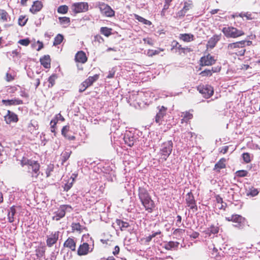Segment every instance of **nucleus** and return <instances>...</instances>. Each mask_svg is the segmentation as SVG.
<instances>
[{
    "instance_id": "1",
    "label": "nucleus",
    "mask_w": 260,
    "mask_h": 260,
    "mask_svg": "<svg viewBox=\"0 0 260 260\" xmlns=\"http://www.w3.org/2000/svg\"><path fill=\"white\" fill-rule=\"evenodd\" d=\"M22 167L27 166L28 167V172L31 175L32 182H37V179L40 174V165L37 160H34L23 157L20 161Z\"/></svg>"
},
{
    "instance_id": "2",
    "label": "nucleus",
    "mask_w": 260,
    "mask_h": 260,
    "mask_svg": "<svg viewBox=\"0 0 260 260\" xmlns=\"http://www.w3.org/2000/svg\"><path fill=\"white\" fill-rule=\"evenodd\" d=\"M138 192L139 199L145 210L148 213H152L155 208V204L148 191L145 188L139 187Z\"/></svg>"
},
{
    "instance_id": "3",
    "label": "nucleus",
    "mask_w": 260,
    "mask_h": 260,
    "mask_svg": "<svg viewBox=\"0 0 260 260\" xmlns=\"http://www.w3.org/2000/svg\"><path fill=\"white\" fill-rule=\"evenodd\" d=\"M244 41H238L229 43L226 47L227 52L233 56H244L246 51Z\"/></svg>"
},
{
    "instance_id": "4",
    "label": "nucleus",
    "mask_w": 260,
    "mask_h": 260,
    "mask_svg": "<svg viewBox=\"0 0 260 260\" xmlns=\"http://www.w3.org/2000/svg\"><path fill=\"white\" fill-rule=\"evenodd\" d=\"M222 32L227 38H237L245 35L244 31L234 26L224 27L222 29Z\"/></svg>"
},
{
    "instance_id": "5",
    "label": "nucleus",
    "mask_w": 260,
    "mask_h": 260,
    "mask_svg": "<svg viewBox=\"0 0 260 260\" xmlns=\"http://www.w3.org/2000/svg\"><path fill=\"white\" fill-rule=\"evenodd\" d=\"M173 148V142L172 141H167L163 143L161 146L159 154L160 159L166 160L168 156L171 153Z\"/></svg>"
},
{
    "instance_id": "6",
    "label": "nucleus",
    "mask_w": 260,
    "mask_h": 260,
    "mask_svg": "<svg viewBox=\"0 0 260 260\" xmlns=\"http://www.w3.org/2000/svg\"><path fill=\"white\" fill-rule=\"evenodd\" d=\"M71 10L74 14L87 12L89 5L87 2H78L73 3L71 6Z\"/></svg>"
},
{
    "instance_id": "7",
    "label": "nucleus",
    "mask_w": 260,
    "mask_h": 260,
    "mask_svg": "<svg viewBox=\"0 0 260 260\" xmlns=\"http://www.w3.org/2000/svg\"><path fill=\"white\" fill-rule=\"evenodd\" d=\"M197 89L206 99L210 98L214 93L213 87L209 85L200 84L197 87Z\"/></svg>"
},
{
    "instance_id": "8",
    "label": "nucleus",
    "mask_w": 260,
    "mask_h": 260,
    "mask_svg": "<svg viewBox=\"0 0 260 260\" xmlns=\"http://www.w3.org/2000/svg\"><path fill=\"white\" fill-rule=\"evenodd\" d=\"M98 7L101 13L106 17H111L115 15L114 11L110 6L103 2H99Z\"/></svg>"
},
{
    "instance_id": "9",
    "label": "nucleus",
    "mask_w": 260,
    "mask_h": 260,
    "mask_svg": "<svg viewBox=\"0 0 260 260\" xmlns=\"http://www.w3.org/2000/svg\"><path fill=\"white\" fill-rule=\"evenodd\" d=\"M216 59L214 56L211 55L210 53L205 54L201 57L200 59V66H211L214 64L216 62Z\"/></svg>"
},
{
    "instance_id": "10",
    "label": "nucleus",
    "mask_w": 260,
    "mask_h": 260,
    "mask_svg": "<svg viewBox=\"0 0 260 260\" xmlns=\"http://www.w3.org/2000/svg\"><path fill=\"white\" fill-rule=\"evenodd\" d=\"M171 50H175L176 52H178L179 54H186L187 52L191 51V49L188 47H183L177 41L174 40L171 43Z\"/></svg>"
},
{
    "instance_id": "11",
    "label": "nucleus",
    "mask_w": 260,
    "mask_h": 260,
    "mask_svg": "<svg viewBox=\"0 0 260 260\" xmlns=\"http://www.w3.org/2000/svg\"><path fill=\"white\" fill-rule=\"evenodd\" d=\"M68 208L72 209L71 206L68 205H61L58 210L54 213V215L52 217L53 220L58 221L64 217L66 213V210Z\"/></svg>"
},
{
    "instance_id": "12",
    "label": "nucleus",
    "mask_w": 260,
    "mask_h": 260,
    "mask_svg": "<svg viewBox=\"0 0 260 260\" xmlns=\"http://www.w3.org/2000/svg\"><path fill=\"white\" fill-rule=\"evenodd\" d=\"M225 220L228 221H232L233 222L237 223L238 225H235V226L240 227L245 222V219L242 216L238 214H233L229 217H226Z\"/></svg>"
},
{
    "instance_id": "13",
    "label": "nucleus",
    "mask_w": 260,
    "mask_h": 260,
    "mask_svg": "<svg viewBox=\"0 0 260 260\" xmlns=\"http://www.w3.org/2000/svg\"><path fill=\"white\" fill-rule=\"evenodd\" d=\"M59 232L56 231L51 233L47 236L46 244L48 247H51L57 243L59 238Z\"/></svg>"
},
{
    "instance_id": "14",
    "label": "nucleus",
    "mask_w": 260,
    "mask_h": 260,
    "mask_svg": "<svg viewBox=\"0 0 260 260\" xmlns=\"http://www.w3.org/2000/svg\"><path fill=\"white\" fill-rule=\"evenodd\" d=\"M186 202L187 206L191 209L193 211H197L198 210V207L196 204V201L194 200L193 195L191 192L187 193L186 198Z\"/></svg>"
},
{
    "instance_id": "15",
    "label": "nucleus",
    "mask_w": 260,
    "mask_h": 260,
    "mask_svg": "<svg viewBox=\"0 0 260 260\" xmlns=\"http://www.w3.org/2000/svg\"><path fill=\"white\" fill-rule=\"evenodd\" d=\"M221 38V34L214 35L209 39L207 44L206 47L207 49H213L217 44V42L219 41Z\"/></svg>"
},
{
    "instance_id": "16",
    "label": "nucleus",
    "mask_w": 260,
    "mask_h": 260,
    "mask_svg": "<svg viewBox=\"0 0 260 260\" xmlns=\"http://www.w3.org/2000/svg\"><path fill=\"white\" fill-rule=\"evenodd\" d=\"M74 59L76 62L84 64L87 61L88 57L86 53L83 51L81 50L76 53Z\"/></svg>"
},
{
    "instance_id": "17",
    "label": "nucleus",
    "mask_w": 260,
    "mask_h": 260,
    "mask_svg": "<svg viewBox=\"0 0 260 260\" xmlns=\"http://www.w3.org/2000/svg\"><path fill=\"white\" fill-rule=\"evenodd\" d=\"M35 252L37 258L39 260H41L42 258L45 255V246L42 243H40L38 246H36Z\"/></svg>"
},
{
    "instance_id": "18",
    "label": "nucleus",
    "mask_w": 260,
    "mask_h": 260,
    "mask_svg": "<svg viewBox=\"0 0 260 260\" xmlns=\"http://www.w3.org/2000/svg\"><path fill=\"white\" fill-rule=\"evenodd\" d=\"M43 7V4L41 1H34L29 9V12L33 14H35L40 12L42 9Z\"/></svg>"
},
{
    "instance_id": "19",
    "label": "nucleus",
    "mask_w": 260,
    "mask_h": 260,
    "mask_svg": "<svg viewBox=\"0 0 260 260\" xmlns=\"http://www.w3.org/2000/svg\"><path fill=\"white\" fill-rule=\"evenodd\" d=\"M123 140L125 144H127L129 147L133 146L136 142V139L134 134L130 132H127L125 134Z\"/></svg>"
},
{
    "instance_id": "20",
    "label": "nucleus",
    "mask_w": 260,
    "mask_h": 260,
    "mask_svg": "<svg viewBox=\"0 0 260 260\" xmlns=\"http://www.w3.org/2000/svg\"><path fill=\"white\" fill-rule=\"evenodd\" d=\"M167 111V108L164 106L159 108V111L155 116V122L159 124H160L164 117L166 115Z\"/></svg>"
},
{
    "instance_id": "21",
    "label": "nucleus",
    "mask_w": 260,
    "mask_h": 260,
    "mask_svg": "<svg viewBox=\"0 0 260 260\" xmlns=\"http://www.w3.org/2000/svg\"><path fill=\"white\" fill-rule=\"evenodd\" d=\"M63 246L75 251L76 248V242L73 238L69 237L64 242Z\"/></svg>"
},
{
    "instance_id": "22",
    "label": "nucleus",
    "mask_w": 260,
    "mask_h": 260,
    "mask_svg": "<svg viewBox=\"0 0 260 260\" xmlns=\"http://www.w3.org/2000/svg\"><path fill=\"white\" fill-rule=\"evenodd\" d=\"M89 246L87 243L81 244L77 250V254L79 256L85 255L89 253Z\"/></svg>"
},
{
    "instance_id": "23",
    "label": "nucleus",
    "mask_w": 260,
    "mask_h": 260,
    "mask_svg": "<svg viewBox=\"0 0 260 260\" xmlns=\"http://www.w3.org/2000/svg\"><path fill=\"white\" fill-rule=\"evenodd\" d=\"M193 112V110H190L189 111H186L183 112H182L181 117L182 119H181V123H188L190 120L192 119L193 118V114L192 113Z\"/></svg>"
},
{
    "instance_id": "24",
    "label": "nucleus",
    "mask_w": 260,
    "mask_h": 260,
    "mask_svg": "<svg viewBox=\"0 0 260 260\" xmlns=\"http://www.w3.org/2000/svg\"><path fill=\"white\" fill-rule=\"evenodd\" d=\"M5 118L7 123L16 122L18 121L17 115L10 110L8 111L7 114L5 116Z\"/></svg>"
},
{
    "instance_id": "25",
    "label": "nucleus",
    "mask_w": 260,
    "mask_h": 260,
    "mask_svg": "<svg viewBox=\"0 0 260 260\" xmlns=\"http://www.w3.org/2000/svg\"><path fill=\"white\" fill-rule=\"evenodd\" d=\"M2 103L6 106H16L22 105L23 104V101L19 99H14L11 100H3Z\"/></svg>"
},
{
    "instance_id": "26",
    "label": "nucleus",
    "mask_w": 260,
    "mask_h": 260,
    "mask_svg": "<svg viewBox=\"0 0 260 260\" xmlns=\"http://www.w3.org/2000/svg\"><path fill=\"white\" fill-rule=\"evenodd\" d=\"M226 168V159L225 158H220L214 165L213 170L216 172L219 173L221 169Z\"/></svg>"
},
{
    "instance_id": "27",
    "label": "nucleus",
    "mask_w": 260,
    "mask_h": 260,
    "mask_svg": "<svg viewBox=\"0 0 260 260\" xmlns=\"http://www.w3.org/2000/svg\"><path fill=\"white\" fill-rule=\"evenodd\" d=\"M219 228L218 226L212 224L209 228L206 229L203 233L209 237L212 235L217 234L219 232Z\"/></svg>"
},
{
    "instance_id": "28",
    "label": "nucleus",
    "mask_w": 260,
    "mask_h": 260,
    "mask_svg": "<svg viewBox=\"0 0 260 260\" xmlns=\"http://www.w3.org/2000/svg\"><path fill=\"white\" fill-rule=\"evenodd\" d=\"M41 65L45 68L49 69L51 66V58L49 55H45L40 59Z\"/></svg>"
},
{
    "instance_id": "29",
    "label": "nucleus",
    "mask_w": 260,
    "mask_h": 260,
    "mask_svg": "<svg viewBox=\"0 0 260 260\" xmlns=\"http://www.w3.org/2000/svg\"><path fill=\"white\" fill-rule=\"evenodd\" d=\"M16 213V207L15 206H12L8 210L7 217L8 221L10 223H12L15 220V215Z\"/></svg>"
},
{
    "instance_id": "30",
    "label": "nucleus",
    "mask_w": 260,
    "mask_h": 260,
    "mask_svg": "<svg viewBox=\"0 0 260 260\" xmlns=\"http://www.w3.org/2000/svg\"><path fill=\"white\" fill-rule=\"evenodd\" d=\"M179 39L184 42H190L194 40V36L191 34H180Z\"/></svg>"
},
{
    "instance_id": "31",
    "label": "nucleus",
    "mask_w": 260,
    "mask_h": 260,
    "mask_svg": "<svg viewBox=\"0 0 260 260\" xmlns=\"http://www.w3.org/2000/svg\"><path fill=\"white\" fill-rule=\"evenodd\" d=\"M99 78V75L98 74H95L93 76H89L87 79H86L82 83L88 88L92 85L93 82L98 80Z\"/></svg>"
},
{
    "instance_id": "32",
    "label": "nucleus",
    "mask_w": 260,
    "mask_h": 260,
    "mask_svg": "<svg viewBox=\"0 0 260 260\" xmlns=\"http://www.w3.org/2000/svg\"><path fill=\"white\" fill-rule=\"evenodd\" d=\"M70 131V126L69 125H67L62 128L61 129V135L66 139L69 140H74L75 139V137L74 136H68L67 133Z\"/></svg>"
},
{
    "instance_id": "33",
    "label": "nucleus",
    "mask_w": 260,
    "mask_h": 260,
    "mask_svg": "<svg viewBox=\"0 0 260 260\" xmlns=\"http://www.w3.org/2000/svg\"><path fill=\"white\" fill-rule=\"evenodd\" d=\"M58 20L60 24L62 25L63 27H67L71 24L70 18L68 17H59Z\"/></svg>"
},
{
    "instance_id": "34",
    "label": "nucleus",
    "mask_w": 260,
    "mask_h": 260,
    "mask_svg": "<svg viewBox=\"0 0 260 260\" xmlns=\"http://www.w3.org/2000/svg\"><path fill=\"white\" fill-rule=\"evenodd\" d=\"M115 222L121 231L125 230L130 226L129 223L121 219H117Z\"/></svg>"
},
{
    "instance_id": "35",
    "label": "nucleus",
    "mask_w": 260,
    "mask_h": 260,
    "mask_svg": "<svg viewBox=\"0 0 260 260\" xmlns=\"http://www.w3.org/2000/svg\"><path fill=\"white\" fill-rule=\"evenodd\" d=\"M10 19V16L8 13L4 9H0V21L7 22Z\"/></svg>"
},
{
    "instance_id": "36",
    "label": "nucleus",
    "mask_w": 260,
    "mask_h": 260,
    "mask_svg": "<svg viewBox=\"0 0 260 260\" xmlns=\"http://www.w3.org/2000/svg\"><path fill=\"white\" fill-rule=\"evenodd\" d=\"M71 228L73 233L77 232L79 233H81L83 231L82 226L79 222H73L71 224Z\"/></svg>"
},
{
    "instance_id": "37",
    "label": "nucleus",
    "mask_w": 260,
    "mask_h": 260,
    "mask_svg": "<svg viewBox=\"0 0 260 260\" xmlns=\"http://www.w3.org/2000/svg\"><path fill=\"white\" fill-rule=\"evenodd\" d=\"M134 17L138 21L144 24L149 25V26L152 25V22L150 21L145 19L144 18L138 15V14H135Z\"/></svg>"
},
{
    "instance_id": "38",
    "label": "nucleus",
    "mask_w": 260,
    "mask_h": 260,
    "mask_svg": "<svg viewBox=\"0 0 260 260\" xmlns=\"http://www.w3.org/2000/svg\"><path fill=\"white\" fill-rule=\"evenodd\" d=\"M179 245L178 242L170 241L165 244V248L167 250H172L173 248H177Z\"/></svg>"
},
{
    "instance_id": "39",
    "label": "nucleus",
    "mask_w": 260,
    "mask_h": 260,
    "mask_svg": "<svg viewBox=\"0 0 260 260\" xmlns=\"http://www.w3.org/2000/svg\"><path fill=\"white\" fill-rule=\"evenodd\" d=\"M112 29L107 27H102L100 28V32L106 37H109L112 35Z\"/></svg>"
},
{
    "instance_id": "40",
    "label": "nucleus",
    "mask_w": 260,
    "mask_h": 260,
    "mask_svg": "<svg viewBox=\"0 0 260 260\" xmlns=\"http://www.w3.org/2000/svg\"><path fill=\"white\" fill-rule=\"evenodd\" d=\"M72 153V151L68 150L63 152L61 154V164H63L70 158Z\"/></svg>"
},
{
    "instance_id": "41",
    "label": "nucleus",
    "mask_w": 260,
    "mask_h": 260,
    "mask_svg": "<svg viewBox=\"0 0 260 260\" xmlns=\"http://www.w3.org/2000/svg\"><path fill=\"white\" fill-rule=\"evenodd\" d=\"M57 78V76L55 74H52L49 77L48 80V81L49 82V84L48 85V88H51L55 85V80Z\"/></svg>"
},
{
    "instance_id": "42",
    "label": "nucleus",
    "mask_w": 260,
    "mask_h": 260,
    "mask_svg": "<svg viewBox=\"0 0 260 260\" xmlns=\"http://www.w3.org/2000/svg\"><path fill=\"white\" fill-rule=\"evenodd\" d=\"M164 49L158 48L157 50L149 49L147 51V55L149 57L158 54L160 52L164 51Z\"/></svg>"
},
{
    "instance_id": "43",
    "label": "nucleus",
    "mask_w": 260,
    "mask_h": 260,
    "mask_svg": "<svg viewBox=\"0 0 260 260\" xmlns=\"http://www.w3.org/2000/svg\"><path fill=\"white\" fill-rule=\"evenodd\" d=\"M63 40V36L61 34H58L55 37L53 41V45L57 46L61 43Z\"/></svg>"
},
{
    "instance_id": "44",
    "label": "nucleus",
    "mask_w": 260,
    "mask_h": 260,
    "mask_svg": "<svg viewBox=\"0 0 260 260\" xmlns=\"http://www.w3.org/2000/svg\"><path fill=\"white\" fill-rule=\"evenodd\" d=\"M69 8L67 5H61L58 7L57 12L59 14H65L68 12Z\"/></svg>"
},
{
    "instance_id": "45",
    "label": "nucleus",
    "mask_w": 260,
    "mask_h": 260,
    "mask_svg": "<svg viewBox=\"0 0 260 260\" xmlns=\"http://www.w3.org/2000/svg\"><path fill=\"white\" fill-rule=\"evenodd\" d=\"M217 71L216 70H213V68L212 70L206 69L204 71L201 72L200 73L202 76H210L212 75V73L216 72Z\"/></svg>"
},
{
    "instance_id": "46",
    "label": "nucleus",
    "mask_w": 260,
    "mask_h": 260,
    "mask_svg": "<svg viewBox=\"0 0 260 260\" xmlns=\"http://www.w3.org/2000/svg\"><path fill=\"white\" fill-rule=\"evenodd\" d=\"M28 18H26L25 16L20 15L18 20V24L21 26H23L26 24Z\"/></svg>"
},
{
    "instance_id": "47",
    "label": "nucleus",
    "mask_w": 260,
    "mask_h": 260,
    "mask_svg": "<svg viewBox=\"0 0 260 260\" xmlns=\"http://www.w3.org/2000/svg\"><path fill=\"white\" fill-rule=\"evenodd\" d=\"M185 233V230L181 229H175L173 234L174 235L176 238H179V237H181L183 234Z\"/></svg>"
},
{
    "instance_id": "48",
    "label": "nucleus",
    "mask_w": 260,
    "mask_h": 260,
    "mask_svg": "<svg viewBox=\"0 0 260 260\" xmlns=\"http://www.w3.org/2000/svg\"><path fill=\"white\" fill-rule=\"evenodd\" d=\"M248 172L245 170H239L236 172L235 175L237 177H244L247 176Z\"/></svg>"
},
{
    "instance_id": "49",
    "label": "nucleus",
    "mask_w": 260,
    "mask_h": 260,
    "mask_svg": "<svg viewBox=\"0 0 260 260\" xmlns=\"http://www.w3.org/2000/svg\"><path fill=\"white\" fill-rule=\"evenodd\" d=\"M258 193V191L256 188L253 187L249 188V190L247 192L246 194L247 196H251V197H254Z\"/></svg>"
},
{
    "instance_id": "50",
    "label": "nucleus",
    "mask_w": 260,
    "mask_h": 260,
    "mask_svg": "<svg viewBox=\"0 0 260 260\" xmlns=\"http://www.w3.org/2000/svg\"><path fill=\"white\" fill-rule=\"evenodd\" d=\"M242 156L244 161L246 164L249 163L251 160L250 154L248 152L243 153Z\"/></svg>"
},
{
    "instance_id": "51",
    "label": "nucleus",
    "mask_w": 260,
    "mask_h": 260,
    "mask_svg": "<svg viewBox=\"0 0 260 260\" xmlns=\"http://www.w3.org/2000/svg\"><path fill=\"white\" fill-rule=\"evenodd\" d=\"M74 182V179L72 178V181L70 182V180H68L67 183H66L63 186V189L64 191H68L73 186V183Z\"/></svg>"
},
{
    "instance_id": "52",
    "label": "nucleus",
    "mask_w": 260,
    "mask_h": 260,
    "mask_svg": "<svg viewBox=\"0 0 260 260\" xmlns=\"http://www.w3.org/2000/svg\"><path fill=\"white\" fill-rule=\"evenodd\" d=\"M56 124L57 122L56 120H51L50 121V128H51V132L54 134V135L55 136L56 135Z\"/></svg>"
},
{
    "instance_id": "53",
    "label": "nucleus",
    "mask_w": 260,
    "mask_h": 260,
    "mask_svg": "<svg viewBox=\"0 0 260 260\" xmlns=\"http://www.w3.org/2000/svg\"><path fill=\"white\" fill-rule=\"evenodd\" d=\"M54 170V165L53 164H50L47 166L46 170V177H49L51 175L52 172Z\"/></svg>"
},
{
    "instance_id": "54",
    "label": "nucleus",
    "mask_w": 260,
    "mask_h": 260,
    "mask_svg": "<svg viewBox=\"0 0 260 260\" xmlns=\"http://www.w3.org/2000/svg\"><path fill=\"white\" fill-rule=\"evenodd\" d=\"M93 41L95 43H103L105 41L104 38L100 35L98 34L94 36Z\"/></svg>"
},
{
    "instance_id": "55",
    "label": "nucleus",
    "mask_w": 260,
    "mask_h": 260,
    "mask_svg": "<svg viewBox=\"0 0 260 260\" xmlns=\"http://www.w3.org/2000/svg\"><path fill=\"white\" fill-rule=\"evenodd\" d=\"M18 43L22 46H27L30 44V41L28 38H26L19 40Z\"/></svg>"
},
{
    "instance_id": "56",
    "label": "nucleus",
    "mask_w": 260,
    "mask_h": 260,
    "mask_svg": "<svg viewBox=\"0 0 260 260\" xmlns=\"http://www.w3.org/2000/svg\"><path fill=\"white\" fill-rule=\"evenodd\" d=\"M56 120L57 123L59 120H60L61 121H64L65 120L64 118L62 116V115L60 114V113L56 114L54 118L52 119L51 120Z\"/></svg>"
},
{
    "instance_id": "57",
    "label": "nucleus",
    "mask_w": 260,
    "mask_h": 260,
    "mask_svg": "<svg viewBox=\"0 0 260 260\" xmlns=\"http://www.w3.org/2000/svg\"><path fill=\"white\" fill-rule=\"evenodd\" d=\"M191 7V4H189L187 2L184 3V6L182 9L181 11L184 13H186L188 10H189Z\"/></svg>"
},
{
    "instance_id": "58",
    "label": "nucleus",
    "mask_w": 260,
    "mask_h": 260,
    "mask_svg": "<svg viewBox=\"0 0 260 260\" xmlns=\"http://www.w3.org/2000/svg\"><path fill=\"white\" fill-rule=\"evenodd\" d=\"M143 41L145 44H147L150 46H153L154 44L152 39L150 38H144Z\"/></svg>"
},
{
    "instance_id": "59",
    "label": "nucleus",
    "mask_w": 260,
    "mask_h": 260,
    "mask_svg": "<svg viewBox=\"0 0 260 260\" xmlns=\"http://www.w3.org/2000/svg\"><path fill=\"white\" fill-rule=\"evenodd\" d=\"M14 79V77L10 74L7 73L6 74V80L7 82H10Z\"/></svg>"
},
{
    "instance_id": "60",
    "label": "nucleus",
    "mask_w": 260,
    "mask_h": 260,
    "mask_svg": "<svg viewBox=\"0 0 260 260\" xmlns=\"http://www.w3.org/2000/svg\"><path fill=\"white\" fill-rule=\"evenodd\" d=\"M245 17H246L247 20H252L254 19V17L253 16V15L252 13L249 12H246L245 13Z\"/></svg>"
},
{
    "instance_id": "61",
    "label": "nucleus",
    "mask_w": 260,
    "mask_h": 260,
    "mask_svg": "<svg viewBox=\"0 0 260 260\" xmlns=\"http://www.w3.org/2000/svg\"><path fill=\"white\" fill-rule=\"evenodd\" d=\"M37 44H38V47L37 49V50L38 51H39L40 50H41L42 49H43L44 48V44L42 42L38 40L37 42Z\"/></svg>"
},
{
    "instance_id": "62",
    "label": "nucleus",
    "mask_w": 260,
    "mask_h": 260,
    "mask_svg": "<svg viewBox=\"0 0 260 260\" xmlns=\"http://www.w3.org/2000/svg\"><path fill=\"white\" fill-rule=\"evenodd\" d=\"M229 148V146H225L220 149L219 152L222 154H225L228 152Z\"/></svg>"
},
{
    "instance_id": "63",
    "label": "nucleus",
    "mask_w": 260,
    "mask_h": 260,
    "mask_svg": "<svg viewBox=\"0 0 260 260\" xmlns=\"http://www.w3.org/2000/svg\"><path fill=\"white\" fill-rule=\"evenodd\" d=\"M120 252V248L118 246H115V247H114V250L113 251V252L112 253L114 255H117L119 254Z\"/></svg>"
},
{
    "instance_id": "64",
    "label": "nucleus",
    "mask_w": 260,
    "mask_h": 260,
    "mask_svg": "<svg viewBox=\"0 0 260 260\" xmlns=\"http://www.w3.org/2000/svg\"><path fill=\"white\" fill-rule=\"evenodd\" d=\"M87 87L83 83H82L79 86V91L80 92H82L85 91L87 89Z\"/></svg>"
}]
</instances>
